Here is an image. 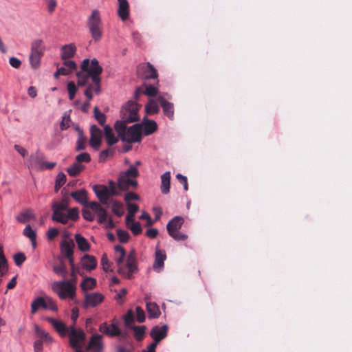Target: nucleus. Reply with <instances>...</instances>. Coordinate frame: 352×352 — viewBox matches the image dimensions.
<instances>
[{
    "label": "nucleus",
    "instance_id": "680f3d73",
    "mask_svg": "<svg viewBox=\"0 0 352 352\" xmlns=\"http://www.w3.org/2000/svg\"><path fill=\"white\" fill-rule=\"evenodd\" d=\"M23 234L30 239H34V237H36L35 232L30 225H28L23 230Z\"/></svg>",
    "mask_w": 352,
    "mask_h": 352
},
{
    "label": "nucleus",
    "instance_id": "e2e57ef3",
    "mask_svg": "<svg viewBox=\"0 0 352 352\" xmlns=\"http://www.w3.org/2000/svg\"><path fill=\"white\" fill-rule=\"evenodd\" d=\"M139 196L136 193L133 192H127L124 196V201L126 202V204H131L130 201L133 200H138Z\"/></svg>",
    "mask_w": 352,
    "mask_h": 352
},
{
    "label": "nucleus",
    "instance_id": "a19ab883",
    "mask_svg": "<svg viewBox=\"0 0 352 352\" xmlns=\"http://www.w3.org/2000/svg\"><path fill=\"white\" fill-rule=\"evenodd\" d=\"M65 70V75L67 76L72 73L76 69V64L74 60H65L63 62V66L58 67Z\"/></svg>",
    "mask_w": 352,
    "mask_h": 352
},
{
    "label": "nucleus",
    "instance_id": "c756f323",
    "mask_svg": "<svg viewBox=\"0 0 352 352\" xmlns=\"http://www.w3.org/2000/svg\"><path fill=\"white\" fill-rule=\"evenodd\" d=\"M41 308L45 309L48 308L47 300L43 297H38L31 304V313L34 314Z\"/></svg>",
    "mask_w": 352,
    "mask_h": 352
},
{
    "label": "nucleus",
    "instance_id": "dca6fc26",
    "mask_svg": "<svg viewBox=\"0 0 352 352\" xmlns=\"http://www.w3.org/2000/svg\"><path fill=\"white\" fill-rule=\"evenodd\" d=\"M102 339V336L100 335H93L89 340L87 349L90 350L91 352H102L103 343Z\"/></svg>",
    "mask_w": 352,
    "mask_h": 352
},
{
    "label": "nucleus",
    "instance_id": "c9c22d12",
    "mask_svg": "<svg viewBox=\"0 0 352 352\" xmlns=\"http://www.w3.org/2000/svg\"><path fill=\"white\" fill-rule=\"evenodd\" d=\"M127 208H128V214L126 217V224H129V223L135 221H134L135 214L139 210L138 206L135 204H128Z\"/></svg>",
    "mask_w": 352,
    "mask_h": 352
},
{
    "label": "nucleus",
    "instance_id": "4c0bfd02",
    "mask_svg": "<svg viewBox=\"0 0 352 352\" xmlns=\"http://www.w3.org/2000/svg\"><path fill=\"white\" fill-rule=\"evenodd\" d=\"M104 131L107 144L109 146L115 144L118 141V138L114 136L112 129L109 126H104Z\"/></svg>",
    "mask_w": 352,
    "mask_h": 352
},
{
    "label": "nucleus",
    "instance_id": "f03ea898",
    "mask_svg": "<svg viewBox=\"0 0 352 352\" xmlns=\"http://www.w3.org/2000/svg\"><path fill=\"white\" fill-rule=\"evenodd\" d=\"M125 255L120 254V256L116 258L118 266V272L126 278L131 279L134 273L138 271L135 254L131 251L127 256L126 263L124 265Z\"/></svg>",
    "mask_w": 352,
    "mask_h": 352
},
{
    "label": "nucleus",
    "instance_id": "338daca9",
    "mask_svg": "<svg viewBox=\"0 0 352 352\" xmlns=\"http://www.w3.org/2000/svg\"><path fill=\"white\" fill-rule=\"evenodd\" d=\"M82 214L83 218L88 221H93L94 219V216L89 210L83 209Z\"/></svg>",
    "mask_w": 352,
    "mask_h": 352
},
{
    "label": "nucleus",
    "instance_id": "6e6552de",
    "mask_svg": "<svg viewBox=\"0 0 352 352\" xmlns=\"http://www.w3.org/2000/svg\"><path fill=\"white\" fill-rule=\"evenodd\" d=\"M138 104L133 101H129L121 109V118L128 122H133L139 120Z\"/></svg>",
    "mask_w": 352,
    "mask_h": 352
},
{
    "label": "nucleus",
    "instance_id": "0eeeda50",
    "mask_svg": "<svg viewBox=\"0 0 352 352\" xmlns=\"http://www.w3.org/2000/svg\"><path fill=\"white\" fill-rule=\"evenodd\" d=\"M184 223L183 217L177 216L168 221L166 229L168 234L175 241H184L187 239L188 236L179 232Z\"/></svg>",
    "mask_w": 352,
    "mask_h": 352
},
{
    "label": "nucleus",
    "instance_id": "aec40b11",
    "mask_svg": "<svg viewBox=\"0 0 352 352\" xmlns=\"http://www.w3.org/2000/svg\"><path fill=\"white\" fill-rule=\"evenodd\" d=\"M47 321L53 326L61 336H65L68 331H69V327H67L66 324L60 320L52 318H47Z\"/></svg>",
    "mask_w": 352,
    "mask_h": 352
},
{
    "label": "nucleus",
    "instance_id": "69168bd1",
    "mask_svg": "<svg viewBox=\"0 0 352 352\" xmlns=\"http://www.w3.org/2000/svg\"><path fill=\"white\" fill-rule=\"evenodd\" d=\"M176 178L178 179L179 182L183 184L184 189L185 191H187L188 189V182H187V177L186 176L182 175L180 173H178L176 175Z\"/></svg>",
    "mask_w": 352,
    "mask_h": 352
},
{
    "label": "nucleus",
    "instance_id": "603ef678",
    "mask_svg": "<svg viewBox=\"0 0 352 352\" xmlns=\"http://www.w3.org/2000/svg\"><path fill=\"white\" fill-rule=\"evenodd\" d=\"M67 91L69 94V100H74L75 95L77 92V87L73 81H70L67 83Z\"/></svg>",
    "mask_w": 352,
    "mask_h": 352
},
{
    "label": "nucleus",
    "instance_id": "bf43d9fd",
    "mask_svg": "<svg viewBox=\"0 0 352 352\" xmlns=\"http://www.w3.org/2000/svg\"><path fill=\"white\" fill-rule=\"evenodd\" d=\"M136 311V317L138 322L142 323L145 320V313L143 309L139 306H137L135 308Z\"/></svg>",
    "mask_w": 352,
    "mask_h": 352
},
{
    "label": "nucleus",
    "instance_id": "79ce46f5",
    "mask_svg": "<svg viewBox=\"0 0 352 352\" xmlns=\"http://www.w3.org/2000/svg\"><path fill=\"white\" fill-rule=\"evenodd\" d=\"M129 123L122 119L121 121H117L115 124V129L118 134V136L121 138L126 131V124Z\"/></svg>",
    "mask_w": 352,
    "mask_h": 352
},
{
    "label": "nucleus",
    "instance_id": "5fc2aeb1",
    "mask_svg": "<svg viewBox=\"0 0 352 352\" xmlns=\"http://www.w3.org/2000/svg\"><path fill=\"white\" fill-rule=\"evenodd\" d=\"M85 142H86V138L83 136L82 132L80 131L78 139L77 140V145H76V150L77 151L84 150L86 147Z\"/></svg>",
    "mask_w": 352,
    "mask_h": 352
},
{
    "label": "nucleus",
    "instance_id": "72a5a7b5",
    "mask_svg": "<svg viewBox=\"0 0 352 352\" xmlns=\"http://www.w3.org/2000/svg\"><path fill=\"white\" fill-rule=\"evenodd\" d=\"M158 102L157 99H150L148 103L145 105V111L146 113L148 115L157 113L160 111Z\"/></svg>",
    "mask_w": 352,
    "mask_h": 352
},
{
    "label": "nucleus",
    "instance_id": "473e14b6",
    "mask_svg": "<svg viewBox=\"0 0 352 352\" xmlns=\"http://www.w3.org/2000/svg\"><path fill=\"white\" fill-rule=\"evenodd\" d=\"M75 240L80 251L87 252L90 250V245L87 240L80 234H76L75 235Z\"/></svg>",
    "mask_w": 352,
    "mask_h": 352
},
{
    "label": "nucleus",
    "instance_id": "f257e3e1",
    "mask_svg": "<svg viewBox=\"0 0 352 352\" xmlns=\"http://www.w3.org/2000/svg\"><path fill=\"white\" fill-rule=\"evenodd\" d=\"M80 71L76 73L78 87L87 86L84 91L88 100L81 106L83 112H88L90 107L89 101L94 98V93L99 94L101 92V78L103 69L99 65L96 58L84 59L80 65Z\"/></svg>",
    "mask_w": 352,
    "mask_h": 352
},
{
    "label": "nucleus",
    "instance_id": "09e8293b",
    "mask_svg": "<svg viewBox=\"0 0 352 352\" xmlns=\"http://www.w3.org/2000/svg\"><path fill=\"white\" fill-rule=\"evenodd\" d=\"M69 199L68 197H64L62 200L60 202L54 201L52 206L56 207V208H60L61 209L65 210H69Z\"/></svg>",
    "mask_w": 352,
    "mask_h": 352
},
{
    "label": "nucleus",
    "instance_id": "8fccbe9b",
    "mask_svg": "<svg viewBox=\"0 0 352 352\" xmlns=\"http://www.w3.org/2000/svg\"><path fill=\"white\" fill-rule=\"evenodd\" d=\"M94 117L100 125H104L106 122V116L100 111L98 107L94 109Z\"/></svg>",
    "mask_w": 352,
    "mask_h": 352
},
{
    "label": "nucleus",
    "instance_id": "6e6d98bb",
    "mask_svg": "<svg viewBox=\"0 0 352 352\" xmlns=\"http://www.w3.org/2000/svg\"><path fill=\"white\" fill-rule=\"evenodd\" d=\"M76 161L78 164L82 162L89 163L91 161V157L87 153H81L76 157Z\"/></svg>",
    "mask_w": 352,
    "mask_h": 352
},
{
    "label": "nucleus",
    "instance_id": "412c9836",
    "mask_svg": "<svg viewBox=\"0 0 352 352\" xmlns=\"http://www.w3.org/2000/svg\"><path fill=\"white\" fill-rule=\"evenodd\" d=\"M138 186V182L135 179H132L129 177H125L123 176H119L118 179V186L120 190H126L131 186L136 188Z\"/></svg>",
    "mask_w": 352,
    "mask_h": 352
},
{
    "label": "nucleus",
    "instance_id": "cd10ccee",
    "mask_svg": "<svg viewBox=\"0 0 352 352\" xmlns=\"http://www.w3.org/2000/svg\"><path fill=\"white\" fill-rule=\"evenodd\" d=\"M74 243L72 240L64 241L60 245L61 254L66 258L71 257L74 254Z\"/></svg>",
    "mask_w": 352,
    "mask_h": 352
},
{
    "label": "nucleus",
    "instance_id": "f704fd0d",
    "mask_svg": "<svg viewBox=\"0 0 352 352\" xmlns=\"http://www.w3.org/2000/svg\"><path fill=\"white\" fill-rule=\"evenodd\" d=\"M71 197L81 204H85L87 201V193L85 189L72 192Z\"/></svg>",
    "mask_w": 352,
    "mask_h": 352
},
{
    "label": "nucleus",
    "instance_id": "bb28decb",
    "mask_svg": "<svg viewBox=\"0 0 352 352\" xmlns=\"http://www.w3.org/2000/svg\"><path fill=\"white\" fill-rule=\"evenodd\" d=\"M170 173L169 171L165 172L161 175V186L160 190L162 194L166 195L170 191Z\"/></svg>",
    "mask_w": 352,
    "mask_h": 352
},
{
    "label": "nucleus",
    "instance_id": "9d476101",
    "mask_svg": "<svg viewBox=\"0 0 352 352\" xmlns=\"http://www.w3.org/2000/svg\"><path fill=\"white\" fill-rule=\"evenodd\" d=\"M142 140L141 125L135 124L127 128L121 140L128 143L140 142Z\"/></svg>",
    "mask_w": 352,
    "mask_h": 352
},
{
    "label": "nucleus",
    "instance_id": "ddd939ff",
    "mask_svg": "<svg viewBox=\"0 0 352 352\" xmlns=\"http://www.w3.org/2000/svg\"><path fill=\"white\" fill-rule=\"evenodd\" d=\"M104 300V296L98 292H93L86 294L85 296V300L83 307L88 308L89 307H95L100 304Z\"/></svg>",
    "mask_w": 352,
    "mask_h": 352
},
{
    "label": "nucleus",
    "instance_id": "7ed1b4c3",
    "mask_svg": "<svg viewBox=\"0 0 352 352\" xmlns=\"http://www.w3.org/2000/svg\"><path fill=\"white\" fill-rule=\"evenodd\" d=\"M87 25L95 41H99L102 36V22L100 13L98 10H93L87 18Z\"/></svg>",
    "mask_w": 352,
    "mask_h": 352
},
{
    "label": "nucleus",
    "instance_id": "de8ad7c7",
    "mask_svg": "<svg viewBox=\"0 0 352 352\" xmlns=\"http://www.w3.org/2000/svg\"><path fill=\"white\" fill-rule=\"evenodd\" d=\"M126 225L127 228L131 230L134 235H138L142 232L141 225L139 222L132 221Z\"/></svg>",
    "mask_w": 352,
    "mask_h": 352
},
{
    "label": "nucleus",
    "instance_id": "2f4dec72",
    "mask_svg": "<svg viewBox=\"0 0 352 352\" xmlns=\"http://www.w3.org/2000/svg\"><path fill=\"white\" fill-rule=\"evenodd\" d=\"M45 46L42 40L37 39L34 41L31 45V54L43 56Z\"/></svg>",
    "mask_w": 352,
    "mask_h": 352
},
{
    "label": "nucleus",
    "instance_id": "a211bd4d",
    "mask_svg": "<svg viewBox=\"0 0 352 352\" xmlns=\"http://www.w3.org/2000/svg\"><path fill=\"white\" fill-rule=\"evenodd\" d=\"M93 190L100 202L107 205L109 199L108 187L104 185H95Z\"/></svg>",
    "mask_w": 352,
    "mask_h": 352
},
{
    "label": "nucleus",
    "instance_id": "39448f33",
    "mask_svg": "<svg viewBox=\"0 0 352 352\" xmlns=\"http://www.w3.org/2000/svg\"><path fill=\"white\" fill-rule=\"evenodd\" d=\"M53 214L52 219L54 221L67 224L69 220L75 221L79 218L78 208H72L69 210L61 209L52 206Z\"/></svg>",
    "mask_w": 352,
    "mask_h": 352
},
{
    "label": "nucleus",
    "instance_id": "393cba45",
    "mask_svg": "<svg viewBox=\"0 0 352 352\" xmlns=\"http://www.w3.org/2000/svg\"><path fill=\"white\" fill-rule=\"evenodd\" d=\"M118 14L122 21H126L129 16V5L127 0H118Z\"/></svg>",
    "mask_w": 352,
    "mask_h": 352
},
{
    "label": "nucleus",
    "instance_id": "4be33fe9",
    "mask_svg": "<svg viewBox=\"0 0 352 352\" xmlns=\"http://www.w3.org/2000/svg\"><path fill=\"white\" fill-rule=\"evenodd\" d=\"M81 263L82 267L87 271H91L97 267V260L96 257L89 254H85L81 258Z\"/></svg>",
    "mask_w": 352,
    "mask_h": 352
},
{
    "label": "nucleus",
    "instance_id": "f3484780",
    "mask_svg": "<svg viewBox=\"0 0 352 352\" xmlns=\"http://www.w3.org/2000/svg\"><path fill=\"white\" fill-rule=\"evenodd\" d=\"M168 326L164 324L161 327L155 326L150 332V336L155 340V343L157 344L167 336Z\"/></svg>",
    "mask_w": 352,
    "mask_h": 352
},
{
    "label": "nucleus",
    "instance_id": "6ab92c4d",
    "mask_svg": "<svg viewBox=\"0 0 352 352\" xmlns=\"http://www.w3.org/2000/svg\"><path fill=\"white\" fill-rule=\"evenodd\" d=\"M141 125V130H143L145 135L153 134L157 130V124L155 121L144 118Z\"/></svg>",
    "mask_w": 352,
    "mask_h": 352
},
{
    "label": "nucleus",
    "instance_id": "37998d69",
    "mask_svg": "<svg viewBox=\"0 0 352 352\" xmlns=\"http://www.w3.org/2000/svg\"><path fill=\"white\" fill-rule=\"evenodd\" d=\"M131 328L134 331L135 339L138 341H141L144 338L146 327L144 325L132 326Z\"/></svg>",
    "mask_w": 352,
    "mask_h": 352
},
{
    "label": "nucleus",
    "instance_id": "052dcab7",
    "mask_svg": "<svg viewBox=\"0 0 352 352\" xmlns=\"http://www.w3.org/2000/svg\"><path fill=\"white\" fill-rule=\"evenodd\" d=\"M25 254L22 252L17 253L14 256V263L17 266L21 265L25 261Z\"/></svg>",
    "mask_w": 352,
    "mask_h": 352
},
{
    "label": "nucleus",
    "instance_id": "1a4fd4ad",
    "mask_svg": "<svg viewBox=\"0 0 352 352\" xmlns=\"http://www.w3.org/2000/svg\"><path fill=\"white\" fill-rule=\"evenodd\" d=\"M69 329L67 333L69 336L71 346L73 349H81L86 338L85 332L80 329H76L74 325L69 326Z\"/></svg>",
    "mask_w": 352,
    "mask_h": 352
},
{
    "label": "nucleus",
    "instance_id": "e433bc0d",
    "mask_svg": "<svg viewBox=\"0 0 352 352\" xmlns=\"http://www.w3.org/2000/svg\"><path fill=\"white\" fill-rule=\"evenodd\" d=\"M85 166L84 165L76 162L70 167L67 168V172L69 176L76 177L85 169Z\"/></svg>",
    "mask_w": 352,
    "mask_h": 352
},
{
    "label": "nucleus",
    "instance_id": "0e129e2a",
    "mask_svg": "<svg viewBox=\"0 0 352 352\" xmlns=\"http://www.w3.org/2000/svg\"><path fill=\"white\" fill-rule=\"evenodd\" d=\"M101 265L104 272H107L109 271L110 263L106 254H104L101 258Z\"/></svg>",
    "mask_w": 352,
    "mask_h": 352
},
{
    "label": "nucleus",
    "instance_id": "774afa93",
    "mask_svg": "<svg viewBox=\"0 0 352 352\" xmlns=\"http://www.w3.org/2000/svg\"><path fill=\"white\" fill-rule=\"evenodd\" d=\"M66 175L63 173H59L56 179V182L58 183V186H63L66 182Z\"/></svg>",
    "mask_w": 352,
    "mask_h": 352
},
{
    "label": "nucleus",
    "instance_id": "5701e85b",
    "mask_svg": "<svg viewBox=\"0 0 352 352\" xmlns=\"http://www.w3.org/2000/svg\"><path fill=\"white\" fill-rule=\"evenodd\" d=\"M76 51V45L74 43L63 45L60 48L61 58L65 61L74 56Z\"/></svg>",
    "mask_w": 352,
    "mask_h": 352
},
{
    "label": "nucleus",
    "instance_id": "ea45409f",
    "mask_svg": "<svg viewBox=\"0 0 352 352\" xmlns=\"http://www.w3.org/2000/svg\"><path fill=\"white\" fill-rule=\"evenodd\" d=\"M96 285V280L91 277L85 278L80 284L82 290H89L94 289Z\"/></svg>",
    "mask_w": 352,
    "mask_h": 352
},
{
    "label": "nucleus",
    "instance_id": "49530a36",
    "mask_svg": "<svg viewBox=\"0 0 352 352\" xmlns=\"http://www.w3.org/2000/svg\"><path fill=\"white\" fill-rule=\"evenodd\" d=\"M42 58V56L31 54L30 55L29 60L30 65L32 69H36L39 68L41 65V59Z\"/></svg>",
    "mask_w": 352,
    "mask_h": 352
},
{
    "label": "nucleus",
    "instance_id": "c03bdc74",
    "mask_svg": "<svg viewBox=\"0 0 352 352\" xmlns=\"http://www.w3.org/2000/svg\"><path fill=\"white\" fill-rule=\"evenodd\" d=\"M112 211L118 217H121L124 214L123 204L116 200L112 201Z\"/></svg>",
    "mask_w": 352,
    "mask_h": 352
},
{
    "label": "nucleus",
    "instance_id": "864d4df0",
    "mask_svg": "<svg viewBox=\"0 0 352 352\" xmlns=\"http://www.w3.org/2000/svg\"><path fill=\"white\" fill-rule=\"evenodd\" d=\"M124 324L128 327H131L132 323L134 322L133 312L131 309L128 310L124 316Z\"/></svg>",
    "mask_w": 352,
    "mask_h": 352
},
{
    "label": "nucleus",
    "instance_id": "20e7f679",
    "mask_svg": "<svg viewBox=\"0 0 352 352\" xmlns=\"http://www.w3.org/2000/svg\"><path fill=\"white\" fill-rule=\"evenodd\" d=\"M52 289L61 300L67 298L73 300L76 295V287L72 280L54 282Z\"/></svg>",
    "mask_w": 352,
    "mask_h": 352
},
{
    "label": "nucleus",
    "instance_id": "c85d7f7f",
    "mask_svg": "<svg viewBox=\"0 0 352 352\" xmlns=\"http://www.w3.org/2000/svg\"><path fill=\"white\" fill-rule=\"evenodd\" d=\"M166 258V254L160 250H156L153 269L160 271L164 267V262Z\"/></svg>",
    "mask_w": 352,
    "mask_h": 352
},
{
    "label": "nucleus",
    "instance_id": "f8f14e48",
    "mask_svg": "<svg viewBox=\"0 0 352 352\" xmlns=\"http://www.w3.org/2000/svg\"><path fill=\"white\" fill-rule=\"evenodd\" d=\"M166 98L170 99V96L168 94L159 95L157 100L162 107L164 115L173 120L174 119V105L173 103L168 102Z\"/></svg>",
    "mask_w": 352,
    "mask_h": 352
},
{
    "label": "nucleus",
    "instance_id": "3c124183",
    "mask_svg": "<svg viewBox=\"0 0 352 352\" xmlns=\"http://www.w3.org/2000/svg\"><path fill=\"white\" fill-rule=\"evenodd\" d=\"M34 218V215L30 210H26L21 212L19 216L16 217L18 221L21 223H25L29 219Z\"/></svg>",
    "mask_w": 352,
    "mask_h": 352
},
{
    "label": "nucleus",
    "instance_id": "4d7b16f0",
    "mask_svg": "<svg viewBox=\"0 0 352 352\" xmlns=\"http://www.w3.org/2000/svg\"><path fill=\"white\" fill-rule=\"evenodd\" d=\"M117 235H118V237L121 243H126L129 241V234L125 230H122L121 229H118L117 230Z\"/></svg>",
    "mask_w": 352,
    "mask_h": 352
},
{
    "label": "nucleus",
    "instance_id": "58836bf2",
    "mask_svg": "<svg viewBox=\"0 0 352 352\" xmlns=\"http://www.w3.org/2000/svg\"><path fill=\"white\" fill-rule=\"evenodd\" d=\"M53 271L55 274L60 275L63 278H65L67 274V270L64 262L60 260L58 265L53 266Z\"/></svg>",
    "mask_w": 352,
    "mask_h": 352
},
{
    "label": "nucleus",
    "instance_id": "a18cd8bd",
    "mask_svg": "<svg viewBox=\"0 0 352 352\" xmlns=\"http://www.w3.org/2000/svg\"><path fill=\"white\" fill-rule=\"evenodd\" d=\"M139 175L140 174L138 168L135 166H131L127 170L121 173L120 175L125 177L136 178L139 176Z\"/></svg>",
    "mask_w": 352,
    "mask_h": 352
},
{
    "label": "nucleus",
    "instance_id": "a878e982",
    "mask_svg": "<svg viewBox=\"0 0 352 352\" xmlns=\"http://www.w3.org/2000/svg\"><path fill=\"white\" fill-rule=\"evenodd\" d=\"M144 89L142 88H138L135 93V96L137 98L140 94H144L150 97L156 96L158 93V89L155 86L151 85L144 84Z\"/></svg>",
    "mask_w": 352,
    "mask_h": 352
},
{
    "label": "nucleus",
    "instance_id": "423d86ee",
    "mask_svg": "<svg viewBox=\"0 0 352 352\" xmlns=\"http://www.w3.org/2000/svg\"><path fill=\"white\" fill-rule=\"evenodd\" d=\"M44 160V153L40 150H37L34 153L30 155L28 160V166L36 170H50L56 166V162H47Z\"/></svg>",
    "mask_w": 352,
    "mask_h": 352
},
{
    "label": "nucleus",
    "instance_id": "13d9d810",
    "mask_svg": "<svg viewBox=\"0 0 352 352\" xmlns=\"http://www.w3.org/2000/svg\"><path fill=\"white\" fill-rule=\"evenodd\" d=\"M113 155V151L111 148L105 149L100 152L99 155V162H105L109 156Z\"/></svg>",
    "mask_w": 352,
    "mask_h": 352
},
{
    "label": "nucleus",
    "instance_id": "7c9ffc66",
    "mask_svg": "<svg viewBox=\"0 0 352 352\" xmlns=\"http://www.w3.org/2000/svg\"><path fill=\"white\" fill-rule=\"evenodd\" d=\"M146 311L149 318H157L161 314L159 306L153 302H146Z\"/></svg>",
    "mask_w": 352,
    "mask_h": 352
},
{
    "label": "nucleus",
    "instance_id": "b1692460",
    "mask_svg": "<svg viewBox=\"0 0 352 352\" xmlns=\"http://www.w3.org/2000/svg\"><path fill=\"white\" fill-rule=\"evenodd\" d=\"M140 69L142 70L144 78L146 79L157 78L158 76L157 70L150 63L143 64L140 67Z\"/></svg>",
    "mask_w": 352,
    "mask_h": 352
},
{
    "label": "nucleus",
    "instance_id": "9b49d317",
    "mask_svg": "<svg viewBox=\"0 0 352 352\" xmlns=\"http://www.w3.org/2000/svg\"><path fill=\"white\" fill-rule=\"evenodd\" d=\"M99 331L109 337L120 336V339L122 340L127 337V333H122L116 324H108L107 322H103L100 324Z\"/></svg>",
    "mask_w": 352,
    "mask_h": 352
},
{
    "label": "nucleus",
    "instance_id": "2eb2a0df",
    "mask_svg": "<svg viewBox=\"0 0 352 352\" xmlns=\"http://www.w3.org/2000/svg\"><path fill=\"white\" fill-rule=\"evenodd\" d=\"M89 208L98 215V222L103 223L107 220V213L106 210L101 205L96 201L89 204Z\"/></svg>",
    "mask_w": 352,
    "mask_h": 352
},
{
    "label": "nucleus",
    "instance_id": "4468645a",
    "mask_svg": "<svg viewBox=\"0 0 352 352\" xmlns=\"http://www.w3.org/2000/svg\"><path fill=\"white\" fill-rule=\"evenodd\" d=\"M90 134L89 144L91 147L98 150L101 144L102 131L96 125H92L90 129Z\"/></svg>",
    "mask_w": 352,
    "mask_h": 352
}]
</instances>
